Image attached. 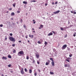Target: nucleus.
I'll use <instances>...</instances> for the list:
<instances>
[{"instance_id": "nucleus-60", "label": "nucleus", "mask_w": 76, "mask_h": 76, "mask_svg": "<svg viewBox=\"0 0 76 76\" xmlns=\"http://www.w3.org/2000/svg\"><path fill=\"white\" fill-rule=\"evenodd\" d=\"M39 29H41V27H39Z\"/></svg>"}, {"instance_id": "nucleus-49", "label": "nucleus", "mask_w": 76, "mask_h": 76, "mask_svg": "<svg viewBox=\"0 0 76 76\" xmlns=\"http://www.w3.org/2000/svg\"><path fill=\"white\" fill-rule=\"evenodd\" d=\"M32 2H36V1L35 0H33L32 1Z\"/></svg>"}, {"instance_id": "nucleus-8", "label": "nucleus", "mask_w": 76, "mask_h": 76, "mask_svg": "<svg viewBox=\"0 0 76 76\" xmlns=\"http://www.w3.org/2000/svg\"><path fill=\"white\" fill-rule=\"evenodd\" d=\"M29 37H31V38H34V35H29Z\"/></svg>"}, {"instance_id": "nucleus-51", "label": "nucleus", "mask_w": 76, "mask_h": 76, "mask_svg": "<svg viewBox=\"0 0 76 76\" xmlns=\"http://www.w3.org/2000/svg\"><path fill=\"white\" fill-rule=\"evenodd\" d=\"M17 24H19V23L18 21H16Z\"/></svg>"}, {"instance_id": "nucleus-22", "label": "nucleus", "mask_w": 76, "mask_h": 76, "mask_svg": "<svg viewBox=\"0 0 76 76\" xmlns=\"http://www.w3.org/2000/svg\"><path fill=\"white\" fill-rule=\"evenodd\" d=\"M33 23H34V24H35V23H36L35 20H33Z\"/></svg>"}, {"instance_id": "nucleus-32", "label": "nucleus", "mask_w": 76, "mask_h": 76, "mask_svg": "<svg viewBox=\"0 0 76 76\" xmlns=\"http://www.w3.org/2000/svg\"><path fill=\"white\" fill-rule=\"evenodd\" d=\"M12 25L14 26H15V25H16V24L15 23H13V22H12Z\"/></svg>"}, {"instance_id": "nucleus-2", "label": "nucleus", "mask_w": 76, "mask_h": 76, "mask_svg": "<svg viewBox=\"0 0 76 76\" xmlns=\"http://www.w3.org/2000/svg\"><path fill=\"white\" fill-rule=\"evenodd\" d=\"M9 39H10V41H13V42H15V39L14 38L12 37H10Z\"/></svg>"}, {"instance_id": "nucleus-33", "label": "nucleus", "mask_w": 76, "mask_h": 76, "mask_svg": "<svg viewBox=\"0 0 76 76\" xmlns=\"http://www.w3.org/2000/svg\"><path fill=\"white\" fill-rule=\"evenodd\" d=\"M40 27H41V28H42L43 27V25H40Z\"/></svg>"}, {"instance_id": "nucleus-63", "label": "nucleus", "mask_w": 76, "mask_h": 76, "mask_svg": "<svg viewBox=\"0 0 76 76\" xmlns=\"http://www.w3.org/2000/svg\"><path fill=\"white\" fill-rule=\"evenodd\" d=\"M33 32H34V33H35V31H33Z\"/></svg>"}, {"instance_id": "nucleus-29", "label": "nucleus", "mask_w": 76, "mask_h": 76, "mask_svg": "<svg viewBox=\"0 0 76 76\" xmlns=\"http://www.w3.org/2000/svg\"><path fill=\"white\" fill-rule=\"evenodd\" d=\"M37 75V72H35V73H34V76H36Z\"/></svg>"}, {"instance_id": "nucleus-13", "label": "nucleus", "mask_w": 76, "mask_h": 76, "mask_svg": "<svg viewBox=\"0 0 76 76\" xmlns=\"http://www.w3.org/2000/svg\"><path fill=\"white\" fill-rule=\"evenodd\" d=\"M23 3H24V4H27V2H26L25 1H24L23 2Z\"/></svg>"}, {"instance_id": "nucleus-7", "label": "nucleus", "mask_w": 76, "mask_h": 76, "mask_svg": "<svg viewBox=\"0 0 76 76\" xmlns=\"http://www.w3.org/2000/svg\"><path fill=\"white\" fill-rule=\"evenodd\" d=\"M4 59V60H7V58L6 57H5V56H3L2 57V59L3 60Z\"/></svg>"}, {"instance_id": "nucleus-36", "label": "nucleus", "mask_w": 76, "mask_h": 76, "mask_svg": "<svg viewBox=\"0 0 76 76\" xmlns=\"http://www.w3.org/2000/svg\"><path fill=\"white\" fill-rule=\"evenodd\" d=\"M22 22H23V20H22V19H21L20 21V22H21V23H22Z\"/></svg>"}, {"instance_id": "nucleus-18", "label": "nucleus", "mask_w": 76, "mask_h": 76, "mask_svg": "<svg viewBox=\"0 0 76 76\" xmlns=\"http://www.w3.org/2000/svg\"><path fill=\"white\" fill-rule=\"evenodd\" d=\"M24 70L26 72H28V70H27V69H26V68H25L24 69Z\"/></svg>"}, {"instance_id": "nucleus-15", "label": "nucleus", "mask_w": 76, "mask_h": 76, "mask_svg": "<svg viewBox=\"0 0 76 76\" xmlns=\"http://www.w3.org/2000/svg\"><path fill=\"white\" fill-rule=\"evenodd\" d=\"M11 15L12 16H14V15H15V13H14V12H12Z\"/></svg>"}, {"instance_id": "nucleus-11", "label": "nucleus", "mask_w": 76, "mask_h": 76, "mask_svg": "<svg viewBox=\"0 0 76 76\" xmlns=\"http://www.w3.org/2000/svg\"><path fill=\"white\" fill-rule=\"evenodd\" d=\"M29 73H32V70L31 69H29Z\"/></svg>"}, {"instance_id": "nucleus-6", "label": "nucleus", "mask_w": 76, "mask_h": 76, "mask_svg": "<svg viewBox=\"0 0 76 76\" xmlns=\"http://www.w3.org/2000/svg\"><path fill=\"white\" fill-rule=\"evenodd\" d=\"M36 58H38L39 57V55L37 54H36Z\"/></svg>"}, {"instance_id": "nucleus-34", "label": "nucleus", "mask_w": 76, "mask_h": 76, "mask_svg": "<svg viewBox=\"0 0 76 76\" xmlns=\"http://www.w3.org/2000/svg\"><path fill=\"white\" fill-rule=\"evenodd\" d=\"M67 37V34H66L64 36V37L65 38H66V37Z\"/></svg>"}, {"instance_id": "nucleus-37", "label": "nucleus", "mask_w": 76, "mask_h": 76, "mask_svg": "<svg viewBox=\"0 0 76 76\" xmlns=\"http://www.w3.org/2000/svg\"><path fill=\"white\" fill-rule=\"evenodd\" d=\"M55 4H58V2H57V1H56V2H55Z\"/></svg>"}, {"instance_id": "nucleus-20", "label": "nucleus", "mask_w": 76, "mask_h": 76, "mask_svg": "<svg viewBox=\"0 0 76 76\" xmlns=\"http://www.w3.org/2000/svg\"><path fill=\"white\" fill-rule=\"evenodd\" d=\"M48 64H49V63L46 62L45 64V65H46V66H47V65H48Z\"/></svg>"}, {"instance_id": "nucleus-27", "label": "nucleus", "mask_w": 76, "mask_h": 76, "mask_svg": "<svg viewBox=\"0 0 76 76\" xmlns=\"http://www.w3.org/2000/svg\"><path fill=\"white\" fill-rule=\"evenodd\" d=\"M64 66L65 67H67V64H65Z\"/></svg>"}, {"instance_id": "nucleus-31", "label": "nucleus", "mask_w": 76, "mask_h": 76, "mask_svg": "<svg viewBox=\"0 0 76 76\" xmlns=\"http://www.w3.org/2000/svg\"><path fill=\"white\" fill-rule=\"evenodd\" d=\"M45 45H47V42H45Z\"/></svg>"}, {"instance_id": "nucleus-62", "label": "nucleus", "mask_w": 76, "mask_h": 76, "mask_svg": "<svg viewBox=\"0 0 76 76\" xmlns=\"http://www.w3.org/2000/svg\"><path fill=\"white\" fill-rule=\"evenodd\" d=\"M10 72H11V73H12L13 72V71H11Z\"/></svg>"}, {"instance_id": "nucleus-23", "label": "nucleus", "mask_w": 76, "mask_h": 76, "mask_svg": "<svg viewBox=\"0 0 76 76\" xmlns=\"http://www.w3.org/2000/svg\"><path fill=\"white\" fill-rule=\"evenodd\" d=\"M50 60L52 61H54L53 60V58H50Z\"/></svg>"}, {"instance_id": "nucleus-50", "label": "nucleus", "mask_w": 76, "mask_h": 76, "mask_svg": "<svg viewBox=\"0 0 76 76\" xmlns=\"http://www.w3.org/2000/svg\"><path fill=\"white\" fill-rule=\"evenodd\" d=\"M73 14H76V12H74L73 13Z\"/></svg>"}, {"instance_id": "nucleus-1", "label": "nucleus", "mask_w": 76, "mask_h": 76, "mask_svg": "<svg viewBox=\"0 0 76 76\" xmlns=\"http://www.w3.org/2000/svg\"><path fill=\"white\" fill-rule=\"evenodd\" d=\"M17 55L19 56H21V55H24V52L23 51H20L18 53Z\"/></svg>"}, {"instance_id": "nucleus-56", "label": "nucleus", "mask_w": 76, "mask_h": 76, "mask_svg": "<svg viewBox=\"0 0 76 76\" xmlns=\"http://www.w3.org/2000/svg\"><path fill=\"white\" fill-rule=\"evenodd\" d=\"M67 67H70V65H67Z\"/></svg>"}, {"instance_id": "nucleus-47", "label": "nucleus", "mask_w": 76, "mask_h": 76, "mask_svg": "<svg viewBox=\"0 0 76 76\" xmlns=\"http://www.w3.org/2000/svg\"><path fill=\"white\" fill-rule=\"evenodd\" d=\"M23 27L24 28H26V26L25 25H23Z\"/></svg>"}, {"instance_id": "nucleus-57", "label": "nucleus", "mask_w": 76, "mask_h": 76, "mask_svg": "<svg viewBox=\"0 0 76 76\" xmlns=\"http://www.w3.org/2000/svg\"><path fill=\"white\" fill-rule=\"evenodd\" d=\"M18 42H21V41L20 40L18 41Z\"/></svg>"}, {"instance_id": "nucleus-30", "label": "nucleus", "mask_w": 76, "mask_h": 76, "mask_svg": "<svg viewBox=\"0 0 76 76\" xmlns=\"http://www.w3.org/2000/svg\"><path fill=\"white\" fill-rule=\"evenodd\" d=\"M20 12L19 11H17V13H20Z\"/></svg>"}, {"instance_id": "nucleus-59", "label": "nucleus", "mask_w": 76, "mask_h": 76, "mask_svg": "<svg viewBox=\"0 0 76 76\" xmlns=\"http://www.w3.org/2000/svg\"><path fill=\"white\" fill-rule=\"evenodd\" d=\"M52 4H54V3L53 2V3H52Z\"/></svg>"}, {"instance_id": "nucleus-40", "label": "nucleus", "mask_w": 76, "mask_h": 76, "mask_svg": "<svg viewBox=\"0 0 76 76\" xmlns=\"http://www.w3.org/2000/svg\"><path fill=\"white\" fill-rule=\"evenodd\" d=\"M12 8H10L8 9V10H12Z\"/></svg>"}, {"instance_id": "nucleus-24", "label": "nucleus", "mask_w": 76, "mask_h": 76, "mask_svg": "<svg viewBox=\"0 0 76 76\" xmlns=\"http://www.w3.org/2000/svg\"><path fill=\"white\" fill-rule=\"evenodd\" d=\"M74 34H73V37H76V33L75 32Z\"/></svg>"}, {"instance_id": "nucleus-35", "label": "nucleus", "mask_w": 76, "mask_h": 76, "mask_svg": "<svg viewBox=\"0 0 76 76\" xmlns=\"http://www.w3.org/2000/svg\"><path fill=\"white\" fill-rule=\"evenodd\" d=\"M5 40H7V37H6V36H5Z\"/></svg>"}, {"instance_id": "nucleus-38", "label": "nucleus", "mask_w": 76, "mask_h": 76, "mask_svg": "<svg viewBox=\"0 0 76 76\" xmlns=\"http://www.w3.org/2000/svg\"><path fill=\"white\" fill-rule=\"evenodd\" d=\"M12 47H15V44H13L12 45Z\"/></svg>"}, {"instance_id": "nucleus-28", "label": "nucleus", "mask_w": 76, "mask_h": 76, "mask_svg": "<svg viewBox=\"0 0 76 76\" xmlns=\"http://www.w3.org/2000/svg\"><path fill=\"white\" fill-rule=\"evenodd\" d=\"M53 51H54V52H56V50L55 49H53Z\"/></svg>"}, {"instance_id": "nucleus-16", "label": "nucleus", "mask_w": 76, "mask_h": 76, "mask_svg": "<svg viewBox=\"0 0 76 76\" xmlns=\"http://www.w3.org/2000/svg\"><path fill=\"white\" fill-rule=\"evenodd\" d=\"M66 61H67L68 62H70V61L68 59H66Z\"/></svg>"}, {"instance_id": "nucleus-41", "label": "nucleus", "mask_w": 76, "mask_h": 76, "mask_svg": "<svg viewBox=\"0 0 76 76\" xmlns=\"http://www.w3.org/2000/svg\"><path fill=\"white\" fill-rule=\"evenodd\" d=\"M67 59L68 60H71V58H69V57L67 58Z\"/></svg>"}, {"instance_id": "nucleus-61", "label": "nucleus", "mask_w": 76, "mask_h": 76, "mask_svg": "<svg viewBox=\"0 0 76 76\" xmlns=\"http://www.w3.org/2000/svg\"><path fill=\"white\" fill-rule=\"evenodd\" d=\"M43 19H45V17H43Z\"/></svg>"}, {"instance_id": "nucleus-46", "label": "nucleus", "mask_w": 76, "mask_h": 76, "mask_svg": "<svg viewBox=\"0 0 76 76\" xmlns=\"http://www.w3.org/2000/svg\"><path fill=\"white\" fill-rule=\"evenodd\" d=\"M52 32L53 33V34H56V33H55V32H54V31H52Z\"/></svg>"}, {"instance_id": "nucleus-14", "label": "nucleus", "mask_w": 76, "mask_h": 76, "mask_svg": "<svg viewBox=\"0 0 76 76\" xmlns=\"http://www.w3.org/2000/svg\"><path fill=\"white\" fill-rule=\"evenodd\" d=\"M8 58H12V56H11L10 55H8Z\"/></svg>"}, {"instance_id": "nucleus-25", "label": "nucleus", "mask_w": 76, "mask_h": 76, "mask_svg": "<svg viewBox=\"0 0 76 76\" xmlns=\"http://www.w3.org/2000/svg\"><path fill=\"white\" fill-rule=\"evenodd\" d=\"M11 66H12V65L11 64H10L8 65V67H10Z\"/></svg>"}, {"instance_id": "nucleus-9", "label": "nucleus", "mask_w": 76, "mask_h": 76, "mask_svg": "<svg viewBox=\"0 0 76 76\" xmlns=\"http://www.w3.org/2000/svg\"><path fill=\"white\" fill-rule=\"evenodd\" d=\"M50 35H53V33H50L48 34V36H50Z\"/></svg>"}, {"instance_id": "nucleus-10", "label": "nucleus", "mask_w": 76, "mask_h": 76, "mask_svg": "<svg viewBox=\"0 0 76 76\" xmlns=\"http://www.w3.org/2000/svg\"><path fill=\"white\" fill-rule=\"evenodd\" d=\"M51 64L53 66H54V61H52Z\"/></svg>"}, {"instance_id": "nucleus-55", "label": "nucleus", "mask_w": 76, "mask_h": 76, "mask_svg": "<svg viewBox=\"0 0 76 76\" xmlns=\"http://www.w3.org/2000/svg\"><path fill=\"white\" fill-rule=\"evenodd\" d=\"M71 13H74L72 11H71Z\"/></svg>"}, {"instance_id": "nucleus-48", "label": "nucleus", "mask_w": 76, "mask_h": 76, "mask_svg": "<svg viewBox=\"0 0 76 76\" xmlns=\"http://www.w3.org/2000/svg\"><path fill=\"white\" fill-rule=\"evenodd\" d=\"M37 63L38 64H39V62L37 61Z\"/></svg>"}, {"instance_id": "nucleus-45", "label": "nucleus", "mask_w": 76, "mask_h": 76, "mask_svg": "<svg viewBox=\"0 0 76 76\" xmlns=\"http://www.w3.org/2000/svg\"><path fill=\"white\" fill-rule=\"evenodd\" d=\"M38 44H41V42L39 41H38Z\"/></svg>"}, {"instance_id": "nucleus-42", "label": "nucleus", "mask_w": 76, "mask_h": 76, "mask_svg": "<svg viewBox=\"0 0 76 76\" xmlns=\"http://www.w3.org/2000/svg\"><path fill=\"white\" fill-rule=\"evenodd\" d=\"M10 36H12V35H13V34L12 33H10Z\"/></svg>"}, {"instance_id": "nucleus-17", "label": "nucleus", "mask_w": 76, "mask_h": 76, "mask_svg": "<svg viewBox=\"0 0 76 76\" xmlns=\"http://www.w3.org/2000/svg\"><path fill=\"white\" fill-rule=\"evenodd\" d=\"M16 51L15 50H14L13 51V53H16Z\"/></svg>"}, {"instance_id": "nucleus-58", "label": "nucleus", "mask_w": 76, "mask_h": 76, "mask_svg": "<svg viewBox=\"0 0 76 76\" xmlns=\"http://www.w3.org/2000/svg\"><path fill=\"white\" fill-rule=\"evenodd\" d=\"M32 30H33V31H35V29L34 28H32Z\"/></svg>"}, {"instance_id": "nucleus-12", "label": "nucleus", "mask_w": 76, "mask_h": 76, "mask_svg": "<svg viewBox=\"0 0 76 76\" xmlns=\"http://www.w3.org/2000/svg\"><path fill=\"white\" fill-rule=\"evenodd\" d=\"M12 5H13V7H15V6H16V3H14V4H12Z\"/></svg>"}, {"instance_id": "nucleus-5", "label": "nucleus", "mask_w": 76, "mask_h": 76, "mask_svg": "<svg viewBox=\"0 0 76 76\" xmlns=\"http://www.w3.org/2000/svg\"><path fill=\"white\" fill-rule=\"evenodd\" d=\"M60 12V10H58L56 12H53V13H54V14H57V13H58Z\"/></svg>"}, {"instance_id": "nucleus-54", "label": "nucleus", "mask_w": 76, "mask_h": 76, "mask_svg": "<svg viewBox=\"0 0 76 76\" xmlns=\"http://www.w3.org/2000/svg\"><path fill=\"white\" fill-rule=\"evenodd\" d=\"M72 75H73L74 76L75 75V74L74 73H72Z\"/></svg>"}, {"instance_id": "nucleus-52", "label": "nucleus", "mask_w": 76, "mask_h": 76, "mask_svg": "<svg viewBox=\"0 0 76 76\" xmlns=\"http://www.w3.org/2000/svg\"><path fill=\"white\" fill-rule=\"evenodd\" d=\"M26 38H28V36H26Z\"/></svg>"}, {"instance_id": "nucleus-44", "label": "nucleus", "mask_w": 76, "mask_h": 76, "mask_svg": "<svg viewBox=\"0 0 76 76\" xmlns=\"http://www.w3.org/2000/svg\"><path fill=\"white\" fill-rule=\"evenodd\" d=\"M3 24H1V25H0V26H1V27H3Z\"/></svg>"}, {"instance_id": "nucleus-64", "label": "nucleus", "mask_w": 76, "mask_h": 76, "mask_svg": "<svg viewBox=\"0 0 76 76\" xmlns=\"http://www.w3.org/2000/svg\"><path fill=\"white\" fill-rule=\"evenodd\" d=\"M2 76H4V75L2 74Z\"/></svg>"}, {"instance_id": "nucleus-39", "label": "nucleus", "mask_w": 76, "mask_h": 76, "mask_svg": "<svg viewBox=\"0 0 76 76\" xmlns=\"http://www.w3.org/2000/svg\"><path fill=\"white\" fill-rule=\"evenodd\" d=\"M72 54L69 55V56L70 57H72Z\"/></svg>"}, {"instance_id": "nucleus-3", "label": "nucleus", "mask_w": 76, "mask_h": 76, "mask_svg": "<svg viewBox=\"0 0 76 76\" xmlns=\"http://www.w3.org/2000/svg\"><path fill=\"white\" fill-rule=\"evenodd\" d=\"M67 47V45H63V47H62V50H64V49H66V48Z\"/></svg>"}, {"instance_id": "nucleus-19", "label": "nucleus", "mask_w": 76, "mask_h": 76, "mask_svg": "<svg viewBox=\"0 0 76 76\" xmlns=\"http://www.w3.org/2000/svg\"><path fill=\"white\" fill-rule=\"evenodd\" d=\"M50 75H54V72H50Z\"/></svg>"}, {"instance_id": "nucleus-43", "label": "nucleus", "mask_w": 76, "mask_h": 76, "mask_svg": "<svg viewBox=\"0 0 76 76\" xmlns=\"http://www.w3.org/2000/svg\"><path fill=\"white\" fill-rule=\"evenodd\" d=\"M70 50V48H67V50H68V51H69Z\"/></svg>"}, {"instance_id": "nucleus-26", "label": "nucleus", "mask_w": 76, "mask_h": 76, "mask_svg": "<svg viewBox=\"0 0 76 76\" xmlns=\"http://www.w3.org/2000/svg\"><path fill=\"white\" fill-rule=\"evenodd\" d=\"M27 60H28L29 59V56H28L27 57H26V58Z\"/></svg>"}, {"instance_id": "nucleus-21", "label": "nucleus", "mask_w": 76, "mask_h": 76, "mask_svg": "<svg viewBox=\"0 0 76 76\" xmlns=\"http://www.w3.org/2000/svg\"><path fill=\"white\" fill-rule=\"evenodd\" d=\"M60 29L61 31H63L64 29H63V27H61Z\"/></svg>"}, {"instance_id": "nucleus-53", "label": "nucleus", "mask_w": 76, "mask_h": 76, "mask_svg": "<svg viewBox=\"0 0 76 76\" xmlns=\"http://www.w3.org/2000/svg\"><path fill=\"white\" fill-rule=\"evenodd\" d=\"M48 5V4H45V6H47Z\"/></svg>"}, {"instance_id": "nucleus-4", "label": "nucleus", "mask_w": 76, "mask_h": 76, "mask_svg": "<svg viewBox=\"0 0 76 76\" xmlns=\"http://www.w3.org/2000/svg\"><path fill=\"white\" fill-rule=\"evenodd\" d=\"M20 73L22 75H24V73H25L24 71H23V68H21V70L20 71Z\"/></svg>"}]
</instances>
